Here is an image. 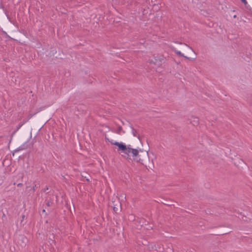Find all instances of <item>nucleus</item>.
<instances>
[{
	"instance_id": "nucleus-1",
	"label": "nucleus",
	"mask_w": 252,
	"mask_h": 252,
	"mask_svg": "<svg viewBox=\"0 0 252 252\" xmlns=\"http://www.w3.org/2000/svg\"><path fill=\"white\" fill-rule=\"evenodd\" d=\"M143 152V151L142 150L133 149L130 145H127L126 150L122 155V156L126 158L128 160H133L136 162H142L143 159L140 153Z\"/></svg>"
},
{
	"instance_id": "nucleus-2",
	"label": "nucleus",
	"mask_w": 252,
	"mask_h": 252,
	"mask_svg": "<svg viewBox=\"0 0 252 252\" xmlns=\"http://www.w3.org/2000/svg\"><path fill=\"white\" fill-rule=\"evenodd\" d=\"M107 140H108L112 144L118 147V151H121L123 154H124L126 150V148L127 146H126L122 142H118L116 141H114L113 140H109L108 138H106Z\"/></svg>"
},
{
	"instance_id": "nucleus-3",
	"label": "nucleus",
	"mask_w": 252,
	"mask_h": 252,
	"mask_svg": "<svg viewBox=\"0 0 252 252\" xmlns=\"http://www.w3.org/2000/svg\"><path fill=\"white\" fill-rule=\"evenodd\" d=\"M154 60V61L152 60L150 61V63H153L155 64L158 66L161 65L162 62L164 60L163 57H155Z\"/></svg>"
},
{
	"instance_id": "nucleus-4",
	"label": "nucleus",
	"mask_w": 252,
	"mask_h": 252,
	"mask_svg": "<svg viewBox=\"0 0 252 252\" xmlns=\"http://www.w3.org/2000/svg\"><path fill=\"white\" fill-rule=\"evenodd\" d=\"M173 50L178 55L181 56V57H184L185 58H186V59H189L188 57H187V56H185L183 54H182L180 51H178L177 50H176L175 48H173Z\"/></svg>"
},
{
	"instance_id": "nucleus-5",
	"label": "nucleus",
	"mask_w": 252,
	"mask_h": 252,
	"mask_svg": "<svg viewBox=\"0 0 252 252\" xmlns=\"http://www.w3.org/2000/svg\"><path fill=\"white\" fill-rule=\"evenodd\" d=\"M132 129V133L134 136H136L139 138V136L137 135V131L136 129H135L133 127H131Z\"/></svg>"
},
{
	"instance_id": "nucleus-6",
	"label": "nucleus",
	"mask_w": 252,
	"mask_h": 252,
	"mask_svg": "<svg viewBox=\"0 0 252 252\" xmlns=\"http://www.w3.org/2000/svg\"><path fill=\"white\" fill-rule=\"evenodd\" d=\"M27 148L26 147H25L24 145H23V146H21L20 147H19L17 150V151H20V150H24V149H26Z\"/></svg>"
},
{
	"instance_id": "nucleus-7",
	"label": "nucleus",
	"mask_w": 252,
	"mask_h": 252,
	"mask_svg": "<svg viewBox=\"0 0 252 252\" xmlns=\"http://www.w3.org/2000/svg\"><path fill=\"white\" fill-rule=\"evenodd\" d=\"M241 1H242V2H243L244 4H247V1L246 0H241Z\"/></svg>"
},
{
	"instance_id": "nucleus-8",
	"label": "nucleus",
	"mask_w": 252,
	"mask_h": 252,
	"mask_svg": "<svg viewBox=\"0 0 252 252\" xmlns=\"http://www.w3.org/2000/svg\"><path fill=\"white\" fill-rule=\"evenodd\" d=\"M144 156L145 157H147L148 156V152H145L144 153Z\"/></svg>"
},
{
	"instance_id": "nucleus-9",
	"label": "nucleus",
	"mask_w": 252,
	"mask_h": 252,
	"mask_svg": "<svg viewBox=\"0 0 252 252\" xmlns=\"http://www.w3.org/2000/svg\"><path fill=\"white\" fill-rule=\"evenodd\" d=\"M36 188H37L36 185H34L32 189H33V190H34Z\"/></svg>"
},
{
	"instance_id": "nucleus-10",
	"label": "nucleus",
	"mask_w": 252,
	"mask_h": 252,
	"mask_svg": "<svg viewBox=\"0 0 252 252\" xmlns=\"http://www.w3.org/2000/svg\"><path fill=\"white\" fill-rule=\"evenodd\" d=\"M22 183H19V184H18L17 185V186H18V187H20V186H22Z\"/></svg>"
},
{
	"instance_id": "nucleus-11",
	"label": "nucleus",
	"mask_w": 252,
	"mask_h": 252,
	"mask_svg": "<svg viewBox=\"0 0 252 252\" xmlns=\"http://www.w3.org/2000/svg\"><path fill=\"white\" fill-rule=\"evenodd\" d=\"M118 210V209H117V208H116L115 207H114V210L115 211H116V210Z\"/></svg>"
},
{
	"instance_id": "nucleus-12",
	"label": "nucleus",
	"mask_w": 252,
	"mask_h": 252,
	"mask_svg": "<svg viewBox=\"0 0 252 252\" xmlns=\"http://www.w3.org/2000/svg\"><path fill=\"white\" fill-rule=\"evenodd\" d=\"M176 43H177L178 44H182L181 42H176Z\"/></svg>"
},
{
	"instance_id": "nucleus-13",
	"label": "nucleus",
	"mask_w": 252,
	"mask_h": 252,
	"mask_svg": "<svg viewBox=\"0 0 252 252\" xmlns=\"http://www.w3.org/2000/svg\"><path fill=\"white\" fill-rule=\"evenodd\" d=\"M43 212H45V210H43Z\"/></svg>"
}]
</instances>
